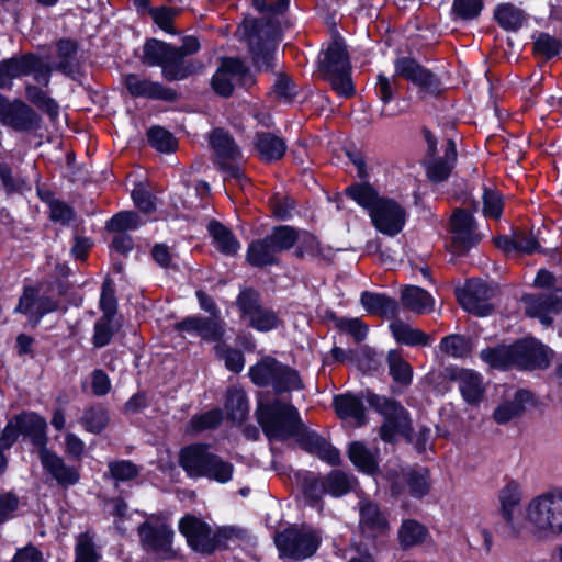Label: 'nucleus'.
Masks as SVG:
<instances>
[{
    "label": "nucleus",
    "instance_id": "ea45409f",
    "mask_svg": "<svg viewBox=\"0 0 562 562\" xmlns=\"http://www.w3.org/2000/svg\"><path fill=\"white\" fill-rule=\"evenodd\" d=\"M25 98L31 104L46 113L50 120L58 117L59 104L41 87L27 83L25 86Z\"/></svg>",
    "mask_w": 562,
    "mask_h": 562
},
{
    "label": "nucleus",
    "instance_id": "0eeeda50",
    "mask_svg": "<svg viewBox=\"0 0 562 562\" xmlns=\"http://www.w3.org/2000/svg\"><path fill=\"white\" fill-rule=\"evenodd\" d=\"M52 71V66L35 54L4 59L0 63V89L11 88L13 79L24 76H33L37 83L47 87Z\"/></svg>",
    "mask_w": 562,
    "mask_h": 562
},
{
    "label": "nucleus",
    "instance_id": "69168bd1",
    "mask_svg": "<svg viewBox=\"0 0 562 562\" xmlns=\"http://www.w3.org/2000/svg\"><path fill=\"white\" fill-rule=\"evenodd\" d=\"M49 218L53 222L59 223L64 226L69 225L75 218L76 213L74 209L66 202L60 200L49 201Z\"/></svg>",
    "mask_w": 562,
    "mask_h": 562
},
{
    "label": "nucleus",
    "instance_id": "1a4fd4ad",
    "mask_svg": "<svg viewBox=\"0 0 562 562\" xmlns=\"http://www.w3.org/2000/svg\"><path fill=\"white\" fill-rule=\"evenodd\" d=\"M59 307L60 300L50 292L48 285L37 283L24 286L14 313L26 316L31 326L35 327L45 315L58 311Z\"/></svg>",
    "mask_w": 562,
    "mask_h": 562
},
{
    "label": "nucleus",
    "instance_id": "8fccbe9b",
    "mask_svg": "<svg viewBox=\"0 0 562 562\" xmlns=\"http://www.w3.org/2000/svg\"><path fill=\"white\" fill-rule=\"evenodd\" d=\"M386 361L391 376L396 383L408 385L412 382L413 369L411 364L403 359L397 350H390L387 352Z\"/></svg>",
    "mask_w": 562,
    "mask_h": 562
},
{
    "label": "nucleus",
    "instance_id": "774afa93",
    "mask_svg": "<svg viewBox=\"0 0 562 562\" xmlns=\"http://www.w3.org/2000/svg\"><path fill=\"white\" fill-rule=\"evenodd\" d=\"M179 9L160 7L150 10V15L154 22L165 32L169 34H176V30L172 26L175 16L179 13Z\"/></svg>",
    "mask_w": 562,
    "mask_h": 562
},
{
    "label": "nucleus",
    "instance_id": "49530a36",
    "mask_svg": "<svg viewBox=\"0 0 562 562\" xmlns=\"http://www.w3.org/2000/svg\"><path fill=\"white\" fill-rule=\"evenodd\" d=\"M428 535L427 529L416 520H404L398 529V540L402 548H411L423 543Z\"/></svg>",
    "mask_w": 562,
    "mask_h": 562
},
{
    "label": "nucleus",
    "instance_id": "13d9d810",
    "mask_svg": "<svg viewBox=\"0 0 562 562\" xmlns=\"http://www.w3.org/2000/svg\"><path fill=\"white\" fill-rule=\"evenodd\" d=\"M149 144L159 151L170 153L177 147V140L167 130L155 126L147 133Z\"/></svg>",
    "mask_w": 562,
    "mask_h": 562
},
{
    "label": "nucleus",
    "instance_id": "37998d69",
    "mask_svg": "<svg viewBox=\"0 0 562 562\" xmlns=\"http://www.w3.org/2000/svg\"><path fill=\"white\" fill-rule=\"evenodd\" d=\"M494 18L502 29L510 32L518 31L526 21L524 11L512 3L497 5Z\"/></svg>",
    "mask_w": 562,
    "mask_h": 562
},
{
    "label": "nucleus",
    "instance_id": "603ef678",
    "mask_svg": "<svg viewBox=\"0 0 562 562\" xmlns=\"http://www.w3.org/2000/svg\"><path fill=\"white\" fill-rule=\"evenodd\" d=\"M324 479L327 494L334 497H339L349 493L356 483L353 476L340 470L330 471L326 476H324Z\"/></svg>",
    "mask_w": 562,
    "mask_h": 562
},
{
    "label": "nucleus",
    "instance_id": "b1692460",
    "mask_svg": "<svg viewBox=\"0 0 562 562\" xmlns=\"http://www.w3.org/2000/svg\"><path fill=\"white\" fill-rule=\"evenodd\" d=\"M124 83L128 93L134 98H146L169 102L177 99V92L173 89L136 74L126 75L124 77Z\"/></svg>",
    "mask_w": 562,
    "mask_h": 562
},
{
    "label": "nucleus",
    "instance_id": "ddd939ff",
    "mask_svg": "<svg viewBox=\"0 0 562 562\" xmlns=\"http://www.w3.org/2000/svg\"><path fill=\"white\" fill-rule=\"evenodd\" d=\"M521 501V485L514 480L507 482L498 492V512L510 537L521 536L525 529L520 519Z\"/></svg>",
    "mask_w": 562,
    "mask_h": 562
},
{
    "label": "nucleus",
    "instance_id": "e433bc0d",
    "mask_svg": "<svg viewBox=\"0 0 562 562\" xmlns=\"http://www.w3.org/2000/svg\"><path fill=\"white\" fill-rule=\"evenodd\" d=\"M457 160L456 143L448 139L446 144L445 157L432 159L427 162V176L434 182H442L448 179L454 162Z\"/></svg>",
    "mask_w": 562,
    "mask_h": 562
},
{
    "label": "nucleus",
    "instance_id": "2f4dec72",
    "mask_svg": "<svg viewBox=\"0 0 562 562\" xmlns=\"http://www.w3.org/2000/svg\"><path fill=\"white\" fill-rule=\"evenodd\" d=\"M394 339L409 347H425L431 342V337L425 331L411 326L402 319H394L390 324Z\"/></svg>",
    "mask_w": 562,
    "mask_h": 562
},
{
    "label": "nucleus",
    "instance_id": "f704fd0d",
    "mask_svg": "<svg viewBox=\"0 0 562 562\" xmlns=\"http://www.w3.org/2000/svg\"><path fill=\"white\" fill-rule=\"evenodd\" d=\"M453 379L458 382L460 392L469 404H476L481 401L484 386L479 373L462 369L454 374Z\"/></svg>",
    "mask_w": 562,
    "mask_h": 562
},
{
    "label": "nucleus",
    "instance_id": "4be33fe9",
    "mask_svg": "<svg viewBox=\"0 0 562 562\" xmlns=\"http://www.w3.org/2000/svg\"><path fill=\"white\" fill-rule=\"evenodd\" d=\"M175 329L200 337L205 341H220L225 334V322L220 315L189 316L175 324Z\"/></svg>",
    "mask_w": 562,
    "mask_h": 562
},
{
    "label": "nucleus",
    "instance_id": "20e7f679",
    "mask_svg": "<svg viewBox=\"0 0 562 562\" xmlns=\"http://www.w3.org/2000/svg\"><path fill=\"white\" fill-rule=\"evenodd\" d=\"M319 63L321 71L324 78L329 81L333 90L345 98L355 93L350 77V60L341 37L333 40Z\"/></svg>",
    "mask_w": 562,
    "mask_h": 562
},
{
    "label": "nucleus",
    "instance_id": "e2e57ef3",
    "mask_svg": "<svg viewBox=\"0 0 562 562\" xmlns=\"http://www.w3.org/2000/svg\"><path fill=\"white\" fill-rule=\"evenodd\" d=\"M139 226V217L135 212L126 211L115 214L108 223L106 229L114 233H124L136 229Z\"/></svg>",
    "mask_w": 562,
    "mask_h": 562
},
{
    "label": "nucleus",
    "instance_id": "6e6552de",
    "mask_svg": "<svg viewBox=\"0 0 562 562\" xmlns=\"http://www.w3.org/2000/svg\"><path fill=\"white\" fill-rule=\"evenodd\" d=\"M142 548L156 559L172 560L178 552L173 547L175 531L162 518L150 517L137 528Z\"/></svg>",
    "mask_w": 562,
    "mask_h": 562
},
{
    "label": "nucleus",
    "instance_id": "864d4df0",
    "mask_svg": "<svg viewBox=\"0 0 562 562\" xmlns=\"http://www.w3.org/2000/svg\"><path fill=\"white\" fill-rule=\"evenodd\" d=\"M226 411L234 422H243L248 414L249 406L245 392L239 389H231L227 392Z\"/></svg>",
    "mask_w": 562,
    "mask_h": 562
},
{
    "label": "nucleus",
    "instance_id": "f257e3e1",
    "mask_svg": "<svg viewBox=\"0 0 562 562\" xmlns=\"http://www.w3.org/2000/svg\"><path fill=\"white\" fill-rule=\"evenodd\" d=\"M526 522L538 539L562 535V487L532 497L526 506Z\"/></svg>",
    "mask_w": 562,
    "mask_h": 562
},
{
    "label": "nucleus",
    "instance_id": "393cba45",
    "mask_svg": "<svg viewBox=\"0 0 562 562\" xmlns=\"http://www.w3.org/2000/svg\"><path fill=\"white\" fill-rule=\"evenodd\" d=\"M452 245L457 251L463 252L480 241L473 216L464 211L457 210L451 216Z\"/></svg>",
    "mask_w": 562,
    "mask_h": 562
},
{
    "label": "nucleus",
    "instance_id": "052dcab7",
    "mask_svg": "<svg viewBox=\"0 0 562 562\" xmlns=\"http://www.w3.org/2000/svg\"><path fill=\"white\" fill-rule=\"evenodd\" d=\"M110 476L117 482L132 481L139 474V468L128 460L109 462Z\"/></svg>",
    "mask_w": 562,
    "mask_h": 562
},
{
    "label": "nucleus",
    "instance_id": "72a5a7b5",
    "mask_svg": "<svg viewBox=\"0 0 562 562\" xmlns=\"http://www.w3.org/2000/svg\"><path fill=\"white\" fill-rule=\"evenodd\" d=\"M334 406L340 418H351L357 426L367 423L363 402L359 396L352 394H341L334 398Z\"/></svg>",
    "mask_w": 562,
    "mask_h": 562
},
{
    "label": "nucleus",
    "instance_id": "aec40b11",
    "mask_svg": "<svg viewBox=\"0 0 562 562\" xmlns=\"http://www.w3.org/2000/svg\"><path fill=\"white\" fill-rule=\"evenodd\" d=\"M551 350L533 338L514 344V367L525 370L544 369L550 363Z\"/></svg>",
    "mask_w": 562,
    "mask_h": 562
},
{
    "label": "nucleus",
    "instance_id": "58836bf2",
    "mask_svg": "<svg viewBox=\"0 0 562 562\" xmlns=\"http://www.w3.org/2000/svg\"><path fill=\"white\" fill-rule=\"evenodd\" d=\"M296 256L303 258L310 256L313 259L329 261L334 257V249L329 246H322L315 236L307 232H302L299 237Z\"/></svg>",
    "mask_w": 562,
    "mask_h": 562
},
{
    "label": "nucleus",
    "instance_id": "c03bdc74",
    "mask_svg": "<svg viewBox=\"0 0 562 562\" xmlns=\"http://www.w3.org/2000/svg\"><path fill=\"white\" fill-rule=\"evenodd\" d=\"M249 49L252 54V60L259 69H270L273 67L274 47L267 41L252 33L249 35Z\"/></svg>",
    "mask_w": 562,
    "mask_h": 562
},
{
    "label": "nucleus",
    "instance_id": "5701e85b",
    "mask_svg": "<svg viewBox=\"0 0 562 562\" xmlns=\"http://www.w3.org/2000/svg\"><path fill=\"white\" fill-rule=\"evenodd\" d=\"M521 301L527 315L539 317L544 325H549L551 318L547 314L562 311V288H557L549 293L538 295L525 294Z\"/></svg>",
    "mask_w": 562,
    "mask_h": 562
},
{
    "label": "nucleus",
    "instance_id": "5fc2aeb1",
    "mask_svg": "<svg viewBox=\"0 0 562 562\" xmlns=\"http://www.w3.org/2000/svg\"><path fill=\"white\" fill-rule=\"evenodd\" d=\"M211 460L205 468L207 473L202 474V477H207L221 484L229 482L233 477L234 465L215 453H213Z\"/></svg>",
    "mask_w": 562,
    "mask_h": 562
},
{
    "label": "nucleus",
    "instance_id": "473e14b6",
    "mask_svg": "<svg viewBox=\"0 0 562 562\" xmlns=\"http://www.w3.org/2000/svg\"><path fill=\"white\" fill-rule=\"evenodd\" d=\"M246 260L252 267L262 268L278 263V252L267 236L249 244Z\"/></svg>",
    "mask_w": 562,
    "mask_h": 562
},
{
    "label": "nucleus",
    "instance_id": "f03ea898",
    "mask_svg": "<svg viewBox=\"0 0 562 562\" xmlns=\"http://www.w3.org/2000/svg\"><path fill=\"white\" fill-rule=\"evenodd\" d=\"M143 61L149 66H159L167 81L184 80L203 69V64L195 59H186L178 47L151 38L144 45Z\"/></svg>",
    "mask_w": 562,
    "mask_h": 562
},
{
    "label": "nucleus",
    "instance_id": "dca6fc26",
    "mask_svg": "<svg viewBox=\"0 0 562 562\" xmlns=\"http://www.w3.org/2000/svg\"><path fill=\"white\" fill-rule=\"evenodd\" d=\"M394 69L396 77L413 82L415 86L419 87L423 93L438 95L442 90L439 78L413 58H397L394 63Z\"/></svg>",
    "mask_w": 562,
    "mask_h": 562
},
{
    "label": "nucleus",
    "instance_id": "9d476101",
    "mask_svg": "<svg viewBox=\"0 0 562 562\" xmlns=\"http://www.w3.org/2000/svg\"><path fill=\"white\" fill-rule=\"evenodd\" d=\"M250 378L257 385H272L278 393L301 387L297 372L271 357H266L251 367Z\"/></svg>",
    "mask_w": 562,
    "mask_h": 562
},
{
    "label": "nucleus",
    "instance_id": "bf43d9fd",
    "mask_svg": "<svg viewBox=\"0 0 562 562\" xmlns=\"http://www.w3.org/2000/svg\"><path fill=\"white\" fill-rule=\"evenodd\" d=\"M533 52L546 59H551L561 52V42L548 33H539L533 41Z\"/></svg>",
    "mask_w": 562,
    "mask_h": 562
},
{
    "label": "nucleus",
    "instance_id": "a18cd8bd",
    "mask_svg": "<svg viewBox=\"0 0 562 562\" xmlns=\"http://www.w3.org/2000/svg\"><path fill=\"white\" fill-rule=\"evenodd\" d=\"M480 357L492 368H512L514 367V344L509 346L501 345L494 348L483 349L480 353Z\"/></svg>",
    "mask_w": 562,
    "mask_h": 562
},
{
    "label": "nucleus",
    "instance_id": "9b49d317",
    "mask_svg": "<svg viewBox=\"0 0 562 562\" xmlns=\"http://www.w3.org/2000/svg\"><path fill=\"white\" fill-rule=\"evenodd\" d=\"M43 119L26 102L0 94V124L15 132L33 133L42 128Z\"/></svg>",
    "mask_w": 562,
    "mask_h": 562
},
{
    "label": "nucleus",
    "instance_id": "39448f33",
    "mask_svg": "<svg viewBox=\"0 0 562 562\" xmlns=\"http://www.w3.org/2000/svg\"><path fill=\"white\" fill-rule=\"evenodd\" d=\"M364 398L369 406L384 418L380 428V437L384 441L391 442L397 435H408L411 431V418L408 412L401 403L370 391H367Z\"/></svg>",
    "mask_w": 562,
    "mask_h": 562
},
{
    "label": "nucleus",
    "instance_id": "7ed1b4c3",
    "mask_svg": "<svg viewBox=\"0 0 562 562\" xmlns=\"http://www.w3.org/2000/svg\"><path fill=\"white\" fill-rule=\"evenodd\" d=\"M256 417L269 440H285L303 429L297 409L280 400L259 402Z\"/></svg>",
    "mask_w": 562,
    "mask_h": 562
},
{
    "label": "nucleus",
    "instance_id": "de8ad7c7",
    "mask_svg": "<svg viewBox=\"0 0 562 562\" xmlns=\"http://www.w3.org/2000/svg\"><path fill=\"white\" fill-rule=\"evenodd\" d=\"M348 456L355 467L362 472L372 474L378 469L374 453H372L362 442L355 441L350 443Z\"/></svg>",
    "mask_w": 562,
    "mask_h": 562
},
{
    "label": "nucleus",
    "instance_id": "cd10ccee",
    "mask_svg": "<svg viewBox=\"0 0 562 562\" xmlns=\"http://www.w3.org/2000/svg\"><path fill=\"white\" fill-rule=\"evenodd\" d=\"M21 435L27 436L32 443L45 449L47 438L45 436L46 422L35 413H22L12 418Z\"/></svg>",
    "mask_w": 562,
    "mask_h": 562
},
{
    "label": "nucleus",
    "instance_id": "f8f14e48",
    "mask_svg": "<svg viewBox=\"0 0 562 562\" xmlns=\"http://www.w3.org/2000/svg\"><path fill=\"white\" fill-rule=\"evenodd\" d=\"M210 144L220 169L228 177L241 181L245 178L239 167L243 156L232 136L224 130H214L210 137Z\"/></svg>",
    "mask_w": 562,
    "mask_h": 562
},
{
    "label": "nucleus",
    "instance_id": "3c124183",
    "mask_svg": "<svg viewBox=\"0 0 562 562\" xmlns=\"http://www.w3.org/2000/svg\"><path fill=\"white\" fill-rule=\"evenodd\" d=\"M346 194L371 214L372 209L383 199L369 183H356L346 189Z\"/></svg>",
    "mask_w": 562,
    "mask_h": 562
},
{
    "label": "nucleus",
    "instance_id": "09e8293b",
    "mask_svg": "<svg viewBox=\"0 0 562 562\" xmlns=\"http://www.w3.org/2000/svg\"><path fill=\"white\" fill-rule=\"evenodd\" d=\"M108 409L102 405H93L85 409L80 423L86 431L100 434L109 424Z\"/></svg>",
    "mask_w": 562,
    "mask_h": 562
},
{
    "label": "nucleus",
    "instance_id": "c756f323",
    "mask_svg": "<svg viewBox=\"0 0 562 562\" xmlns=\"http://www.w3.org/2000/svg\"><path fill=\"white\" fill-rule=\"evenodd\" d=\"M532 398L531 393L526 390L516 391L513 396L504 400L494 411L493 417L497 424H506L514 418L519 417L526 404Z\"/></svg>",
    "mask_w": 562,
    "mask_h": 562
},
{
    "label": "nucleus",
    "instance_id": "0e129e2a",
    "mask_svg": "<svg viewBox=\"0 0 562 562\" xmlns=\"http://www.w3.org/2000/svg\"><path fill=\"white\" fill-rule=\"evenodd\" d=\"M112 321L113 317L102 315L95 322L92 336V344L95 348H102L111 341L114 334Z\"/></svg>",
    "mask_w": 562,
    "mask_h": 562
},
{
    "label": "nucleus",
    "instance_id": "423d86ee",
    "mask_svg": "<svg viewBox=\"0 0 562 562\" xmlns=\"http://www.w3.org/2000/svg\"><path fill=\"white\" fill-rule=\"evenodd\" d=\"M321 541L319 532L305 525L291 526L274 535V543L280 557L297 561L312 557Z\"/></svg>",
    "mask_w": 562,
    "mask_h": 562
},
{
    "label": "nucleus",
    "instance_id": "f3484780",
    "mask_svg": "<svg viewBox=\"0 0 562 562\" xmlns=\"http://www.w3.org/2000/svg\"><path fill=\"white\" fill-rule=\"evenodd\" d=\"M358 528L361 535L368 539L384 537L390 531V522L386 513L380 505L369 498L358 502Z\"/></svg>",
    "mask_w": 562,
    "mask_h": 562
},
{
    "label": "nucleus",
    "instance_id": "412c9836",
    "mask_svg": "<svg viewBox=\"0 0 562 562\" xmlns=\"http://www.w3.org/2000/svg\"><path fill=\"white\" fill-rule=\"evenodd\" d=\"M370 217L378 231L394 236L404 227L406 213L397 202L383 198L372 209Z\"/></svg>",
    "mask_w": 562,
    "mask_h": 562
},
{
    "label": "nucleus",
    "instance_id": "4d7b16f0",
    "mask_svg": "<svg viewBox=\"0 0 562 562\" xmlns=\"http://www.w3.org/2000/svg\"><path fill=\"white\" fill-rule=\"evenodd\" d=\"M300 234L290 226L277 227L270 235L267 236L270 243L273 244L277 252L290 249L297 240Z\"/></svg>",
    "mask_w": 562,
    "mask_h": 562
},
{
    "label": "nucleus",
    "instance_id": "6e6d98bb",
    "mask_svg": "<svg viewBox=\"0 0 562 562\" xmlns=\"http://www.w3.org/2000/svg\"><path fill=\"white\" fill-rule=\"evenodd\" d=\"M440 349L454 358L467 357L472 349L471 341L461 335L446 336L440 341Z\"/></svg>",
    "mask_w": 562,
    "mask_h": 562
},
{
    "label": "nucleus",
    "instance_id": "4c0bfd02",
    "mask_svg": "<svg viewBox=\"0 0 562 562\" xmlns=\"http://www.w3.org/2000/svg\"><path fill=\"white\" fill-rule=\"evenodd\" d=\"M207 231L218 251L226 256H234L238 252L240 244L226 226L217 221L210 222Z\"/></svg>",
    "mask_w": 562,
    "mask_h": 562
},
{
    "label": "nucleus",
    "instance_id": "79ce46f5",
    "mask_svg": "<svg viewBox=\"0 0 562 562\" xmlns=\"http://www.w3.org/2000/svg\"><path fill=\"white\" fill-rule=\"evenodd\" d=\"M403 304L411 311L423 314L434 307L431 295L424 289L415 285L405 288L402 292Z\"/></svg>",
    "mask_w": 562,
    "mask_h": 562
},
{
    "label": "nucleus",
    "instance_id": "bb28decb",
    "mask_svg": "<svg viewBox=\"0 0 562 562\" xmlns=\"http://www.w3.org/2000/svg\"><path fill=\"white\" fill-rule=\"evenodd\" d=\"M213 452L209 450V447L201 443L190 445L184 447L180 451L179 463L188 476L196 479L202 477V474H206L205 468Z\"/></svg>",
    "mask_w": 562,
    "mask_h": 562
},
{
    "label": "nucleus",
    "instance_id": "680f3d73",
    "mask_svg": "<svg viewBox=\"0 0 562 562\" xmlns=\"http://www.w3.org/2000/svg\"><path fill=\"white\" fill-rule=\"evenodd\" d=\"M215 352L220 359L225 362V367L233 372H240L245 364V358L241 351L231 348L227 345L218 344L215 346Z\"/></svg>",
    "mask_w": 562,
    "mask_h": 562
},
{
    "label": "nucleus",
    "instance_id": "a19ab883",
    "mask_svg": "<svg viewBox=\"0 0 562 562\" xmlns=\"http://www.w3.org/2000/svg\"><path fill=\"white\" fill-rule=\"evenodd\" d=\"M361 304L370 314L392 317L397 312L396 302L384 294L363 292L361 295Z\"/></svg>",
    "mask_w": 562,
    "mask_h": 562
},
{
    "label": "nucleus",
    "instance_id": "a878e982",
    "mask_svg": "<svg viewBox=\"0 0 562 562\" xmlns=\"http://www.w3.org/2000/svg\"><path fill=\"white\" fill-rule=\"evenodd\" d=\"M40 460L45 471L61 486H72L79 482L80 474L75 467L67 465L63 458L49 450H40Z\"/></svg>",
    "mask_w": 562,
    "mask_h": 562
},
{
    "label": "nucleus",
    "instance_id": "338daca9",
    "mask_svg": "<svg viewBox=\"0 0 562 562\" xmlns=\"http://www.w3.org/2000/svg\"><path fill=\"white\" fill-rule=\"evenodd\" d=\"M57 52L60 61L57 64L56 68L65 74H69L72 71L71 59L77 53V45L75 42L70 40H60L57 43Z\"/></svg>",
    "mask_w": 562,
    "mask_h": 562
},
{
    "label": "nucleus",
    "instance_id": "a211bd4d",
    "mask_svg": "<svg viewBox=\"0 0 562 562\" xmlns=\"http://www.w3.org/2000/svg\"><path fill=\"white\" fill-rule=\"evenodd\" d=\"M251 82L249 69L237 58H225L212 78V88L222 97H229L235 83Z\"/></svg>",
    "mask_w": 562,
    "mask_h": 562
},
{
    "label": "nucleus",
    "instance_id": "c85d7f7f",
    "mask_svg": "<svg viewBox=\"0 0 562 562\" xmlns=\"http://www.w3.org/2000/svg\"><path fill=\"white\" fill-rule=\"evenodd\" d=\"M400 481L404 482L408 486L409 494L416 498H422L428 494L430 490L429 471L425 468L407 469L403 471L398 481H396L392 486L394 494L402 493Z\"/></svg>",
    "mask_w": 562,
    "mask_h": 562
},
{
    "label": "nucleus",
    "instance_id": "4468645a",
    "mask_svg": "<svg viewBox=\"0 0 562 562\" xmlns=\"http://www.w3.org/2000/svg\"><path fill=\"white\" fill-rule=\"evenodd\" d=\"M495 288L481 280H470L463 289L457 292L458 301L469 313L476 316H486L493 311L490 302L495 295Z\"/></svg>",
    "mask_w": 562,
    "mask_h": 562
},
{
    "label": "nucleus",
    "instance_id": "6ab92c4d",
    "mask_svg": "<svg viewBox=\"0 0 562 562\" xmlns=\"http://www.w3.org/2000/svg\"><path fill=\"white\" fill-rule=\"evenodd\" d=\"M179 530L196 552L212 553L218 546L220 540L211 527L195 516H184L179 521Z\"/></svg>",
    "mask_w": 562,
    "mask_h": 562
},
{
    "label": "nucleus",
    "instance_id": "7c9ffc66",
    "mask_svg": "<svg viewBox=\"0 0 562 562\" xmlns=\"http://www.w3.org/2000/svg\"><path fill=\"white\" fill-rule=\"evenodd\" d=\"M254 144L259 158L266 162L280 160L286 151L285 140L269 132L257 133Z\"/></svg>",
    "mask_w": 562,
    "mask_h": 562
},
{
    "label": "nucleus",
    "instance_id": "c9c22d12",
    "mask_svg": "<svg viewBox=\"0 0 562 562\" xmlns=\"http://www.w3.org/2000/svg\"><path fill=\"white\" fill-rule=\"evenodd\" d=\"M301 445L307 452L331 465L340 461L339 451L316 432H306L301 439Z\"/></svg>",
    "mask_w": 562,
    "mask_h": 562
},
{
    "label": "nucleus",
    "instance_id": "2eb2a0df",
    "mask_svg": "<svg viewBox=\"0 0 562 562\" xmlns=\"http://www.w3.org/2000/svg\"><path fill=\"white\" fill-rule=\"evenodd\" d=\"M237 305L243 317L248 319L251 327L260 331H268L278 325V317L274 312L262 307L259 303V294L246 289L237 297Z\"/></svg>",
    "mask_w": 562,
    "mask_h": 562
}]
</instances>
